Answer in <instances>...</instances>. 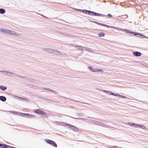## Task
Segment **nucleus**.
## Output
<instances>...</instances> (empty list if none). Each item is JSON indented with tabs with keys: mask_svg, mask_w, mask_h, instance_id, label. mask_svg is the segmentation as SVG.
<instances>
[{
	"mask_svg": "<svg viewBox=\"0 0 148 148\" xmlns=\"http://www.w3.org/2000/svg\"><path fill=\"white\" fill-rule=\"evenodd\" d=\"M19 115L22 117H26L31 118H33L34 117V115L29 114L27 113H20L19 114Z\"/></svg>",
	"mask_w": 148,
	"mask_h": 148,
	"instance_id": "f257e3e1",
	"label": "nucleus"
},
{
	"mask_svg": "<svg viewBox=\"0 0 148 148\" xmlns=\"http://www.w3.org/2000/svg\"><path fill=\"white\" fill-rule=\"evenodd\" d=\"M46 141L47 143L48 144H50L51 145L55 147H57V145L55 142L50 140H46Z\"/></svg>",
	"mask_w": 148,
	"mask_h": 148,
	"instance_id": "f03ea898",
	"label": "nucleus"
},
{
	"mask_svg": "<svg viewBox=\"0 0 148 148\" xmlns=\"http://www.w3.org/2000/svg\"><path fill=\"white\" fill-rule=\"evenodd\" d=\"M94 22V23H95L97 25H100L101 26H103L104 27H112V26L108 25H106L105 24H102V23H99V22H97L95 21V22Z\"/></svg>",
	"mask_w": 148,
	"mask_h": 148,
	"instance_id": "7ed1b4c3",
	"label": "nucleus"
},
{
	"mask_svg": "<svg viewBox=\"0 0 148 148\" xmlns=\"http://www.w3.org/2000/svg\"><path fill=\"white\" fill-rule=\"evenodd\" d=\"M35 112L36 113L42 114H45V112L44 111L39 109L35 110Z\"/></svg>",
	"mask_w": 148,
	"mask_h": 148,
	"instance_id": "20e7f679",
	"label": "nucleus"
},
{
	"mask_svg": "<svg viewBox=\"0 0 148 148\" xmlns=\"http://www.w3.org/2000/svg\"><path fill=\"white\" fill-rule=\"evenodd\" d=\"M131 125L132 126H134L136 127H141L142 128H143V127H145L143 126H142L140 125H138L137 124H135L134 123H131Z\"/></svg>",
	"mask_w": 148,
	"mask_h": 148,
	"instance_id": "39448f33",
	"label": "nucleus"
},
{
	"mask_svg": "<svg viewBox=\"0 0 148 148\" xmlns=\"http://www.w3.org/2000/svg\"><path fill=\"white\" fill-rule=\"evenodd\" d=\"M133 55L136 56H140L141 55V53L138 51L134 52L133 53Z\"/></svg>",
	"mask_w": 148,
	"mask_h": 148,
	"instance_id": "423d86ee",
	"label": "nucleus"
},
{
	"mask_svg": "<svg viewBox=\"0 0 148 148\" xmlns=\"http://www.w3.org/2000/svg\"><path fill=\"white\" fill-rule=\"evenodd\" d=\"M0 147L1 148H8V145H6L0 144Z\"/></svg>",
	"mask_w": 148,
	"mask_h": 148,
	"instance_id": "0eeeda50",
	"label": "nucleus"
},
{
	"mask_svg": "<svg viewBox=\"0 0 148 148\" xmlns=\"http://www.w3.org/2000/svg\"><path fill=\"white\" fill-rule=\"evenodd\" d=\"M0 100L3 101H5L6 100V98L3 96H0Z\"/></svg>",
	"mask_w": 148,
	"mask_h": 148,
	"instance_id": "6e6552de",
	"label": "nucleus"
},
{
	"mask_svg": "<svg viewBox=\"0 0 148 148\" xmlns=\"http://www.w3.org/2000/svg\"><path fill=\"white\" fill-rule=\"evenodd\" d=\"M1 31L2 32L7 33H9V34H10V33L11 34V31H9V30H6L1 29Z\"/></svg>",
	"mask_w": 148,
	"mask_h": 148,
	"instance_id": "1a4fd4ad",
	"label": "nucleus"
},
{
	"mask_svg": "<svg viewBox=\"0 0 148 148\" xmlns=\"http://www.w3.org/2000/svg\"><path fill=\"white\" fill-rule=\"evenodd\" d=\"M72 129L76 132H78L79 131L78 129L74 126H72Z\"/></svg>",
	"mask_w": 148,
	"mask_h": 148,
	"instance_id": "9d476101",
	"label": "nucleus"
},
{
	"mask_svg": "<svg viewBox=\"0 0 148 148\" xmlns=\"http://www.w3.org/2000/svg\"><path fill=\"white\" fill-rule=\"evenodd\" d=\"M99 36L100 37H104L105 36V34L103 33H101L98 34Z\"/></svg>",
	"mask_w": 148,
	"mask_h": 148,
	"instance_id": "9b49d317",
	"label": "nucleus"
},
{
	"mask_svg": "<svg viewBox=\"0 0 148 148\" xmlns=\"http://www.w3.org/2000/svg\"><path fill=\"white\" fill-rule=\"evenodd\" d=\"M5 11L3 9H0V13L1 14H3L5 13Z\"/></svg>",
	"mask_w": 148,
	"mask_h": 148,
	"instance_id": "f8f14e48",
	"label": "nucleus"
},
{
	"mask_svg": "<svg viewBox=\"0 0 148 148\" xmlns=\"http://www.w3.org/2000/svg\"><path fill=\"white\" fill-rule=\"evenodd\" d=\"M0 88L2 90H5L6 89V87L3 86H0Z\"/></svg>",
	"mask_w": 148,
	"mask_h": 148,
	"instance_id": "ddd939ff",
	"label": "nucleus"
},
{
	"mask_svg": "<svg viewBox=\"0 0 148 148\" xmlns=\"http://www.w3.org/2000/svg\"><path fill=\"white\" fill-rule=\"evenodd\" d=\"M94 16H102L101 14L97 13L95 12H94V14H93Z\"/></svg>",
	"mask_w": 148,
	"mask_h": 148,
	"instance_id": "4468645a",
	"label": "nucleus"
},
{
	"mask_svg": "<svg viewBox=\"0 0 148 148\" xmlns=\"http://www.w3.org/2000/svg\"><path fill=\"white\" fill-rule=\"evenodd\" d=\"M85 11H86V14H89L90 13H92V11H91L86 10H85Z\"/></svg>",
	"mask_w": 148,
	"mask_h": 148,
	"instance_id": "2eb2a0df",
	"label": "nucleus"
},
{
	"mask_svg": "<svg viewBox=\"0 0 148 148\" xmlns=\"http://www.w3.org/2000/svg\"><path fill=\"white\" fill-rule=\"evenodd\" d=\"M89 69L90 70V71L92 72H93L94 70V69L92 68L91 66H89L88 67Z\"/></svg>",
	"mask_w": 148,
	"mask_h": 148,
	"instance_id": "dca6fc26",
	"label": "nucleus"
},
{
	"mask_svg": "<svg viewBox=\"0 0 148 148\" xmlns=\"http://www.w3.org/2000/svg\"><path fill=\"white\" fill-rule=\"evenodd\" d=\"M99 69H94V70L93 71V72H99Z\"/></svg>",
	"mask_w": 148,
	"mask_h": 148,
	"instance_id": "f3484780",
	"label": "nucleus"
},
{
	"mask_svg": "<svg viewBox=\"0 0 148 148\" xmlns=\"http://www.w3.org/2000/svg\"><path fill=\"white\" fill-rule=\"evenodd\" d=\"M124 30L126 32H127V33H132V34H133V33H131V32L128 31V30H127V29H125Z\"/></svg>",
	"mask_w": 148,
	"mask_h": 148,
	"instance_id": "a211bd4d",
	"label": "nucleus"
},
{
	"mask_svg": "<svg viewBox=\"0 0 148 148\" xmlns=\"http://www.w3.org/2000/svg\"><path fill=\"white\" fill-rule=\"evenodd\" d=\"M120 97H122V98H126V97L125 96H124L120 95Z\"/></svg>",
	"mask_w": 148,
	"mask_h": 148,
	"instance_id": "6ab92c4d",
	"label": "nucleus"
},
{
	"mask_svg": "<svg viewBox=\"0 0 148 148\" xmlns=\"http://www.w3.org/2000/svg\"><path fill=\"white\" fill-rule=\"evenodd\" d=\"M92 13H90L89 14L90 15H93V14H94V12H93L92 11Z\"/></svg>",
	"mask_w": 148,
	"mask_h": 148,
	"instance_id": "aec40b11",
	"label": "nucleus"
},
{
	"mask_svg": "<svg viewBox=\"0 0 148 148\" xmlns=\"http://www.w3.org/2000/svg\"><path fill=\"white\" fill-rule=\"evenodd\" d=\"M108 16H110V17H112V16L110 14H108Z\"/></svg>",
	"mask_w": 148,
	"mask_h": 148,
	"instance_id": "412c9836",
	"label": "nucleus"
},
{
	"mask_svg": "<svg viewBox=\"0 0 148 148\" xmlns=\"http://www.w3.org/2000/svg\"><path fill=\"white\" fill-rule=\"evenodd\" d=\"M99 71L102 72H103V70H102V69H99Z\"/></svg>",
	"mask_w": 148,
	"mask_h": 148,
	"instance_id": "4be33fe9",
	"label": "nucleus"
},
{
	"mask_svg": "<svg viewBox=\"0 0 148 148\" xmlns=\"http://www.w3.org/2000/svg\"><path fill=\"white\" fill-rule=\"evenodd\" d=\"M111 94H112V95H114H114H115V94H114V93H111Z\"/></svg>",
	"mask_w": 148,
	"mask_h": 148,
	"instance_id": "5701e85b",
	"label": "nucleus"
}]
</instances>
